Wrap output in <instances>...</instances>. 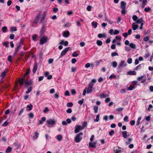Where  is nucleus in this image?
Instances as JSON below:
<instances>
[{
  "label": "nucleus",
  "instance_id": "obj_1",
  "mask_svg": "<svg viewBox=\"0 0 153 153\" xmlns=\"http://www.w3.org/2000/svg\"><path fill=\"white\" fill-rule=\"evenodd\" d=\"M48 127H50L53 126L55 124L56 121L54 119H49L46 121Z\"/></svg>",
  "mask_w": 153,
  "mask_h": 153
},
{
  "label": "nucleus",
  "instance_id": "obj_2",
  "mask_svg": "<svg viewBox=\"0 0 153 153\" xmlns=\"http://www.w3.org/2000/svg\"><path fill=\"white\" fill-rule=\"evenodd\" d=\"M83 134L82 132H80L75 137L74 141L76 143H79L82 139V137L81 136Z\"/></svg>",
  "mask_w": 153,
  "mask_h": 153
},
{
  "label": "nucleus",
  "instance_id": "obj_3",
  "mask_svg": "<svg viewBox=\"0 0 153 153\" xmlns=\"http://www.w3.org/2000/svg\"><path fill=\"white\" fill-rule=\"evenodd\" d=\"M40 17V15H38L36 16L35 19L31 23V25L33 27L35 26L39 20V18Z\"/></svg>",
  "mask_w": 153,
  "mask_h": 153
},
{
  "label": "nucleus",
  "instance_id": "obj_4",
  "mask_svg": "<svg viewBox=\"0 0 153 153\" xmlns=\"http://www.w3.org/2000/svg\"><path fill=\"white\" fill-rule=\"evenodd\" d=\"M94 84H93L89 83L88 85V87L87 88V94H89L91 93L92 91V88Z\"/></svg>",
  "mask_w": 153,
  "mask_h": 153
},
{
  "label": "nucleus",
  "instance_id": "obj_5",
  "mask_svg": "<svg viewBox=\"0 0 153 153\" xmlns=\"http://www.w3.org/2000/svg\"><path fill=\"white\" fill-rule=\"evenodd\" d=\"M48 40V39L47 37H42L40 40V42L39 43V44L41 45H42L44 43H46Z\"/></svg>",
  "mask_w": 153,
  "mask_h": 153
},
{
  "label": "nucleus",
  "instance_id": "obj_6",
  "mask_svg": "<svg viewBox=\"0 0 153 153\" xmlns=\"http://www.w3.org/2000/svg\"><path fill=\"white\" fill-rule=\"evenodd\" d=\"M83 130L82 129V127L81 126L79 125H76L75 126V129L74 130V132L75 133H77L80 130Z\"/></svg>",
  "mask_w": 153,
  "mask_h": 153
},
{
  "label": "nucleus",
  "instance_id": "obj_7",
  "mask_svg": "<svg viewBox=\"0 0 153 153\" xmlns=\"http://www.w3.org/2000/svg\"><path fill=\"white\" fill-rule=\"evenodd\" d=\"M70 49L69 47H67L64 49L62 52L60 57L64 56L65 53L68 51Z\"/></svg>",
  "mask_w": 153,
  "mask_h": 153
},
{
  "label": "nucleus",
  "instance_id": "obj_8",
  "mask_svg": "<svg viewBox=\"0 0 153 153\" xmlns=\"http://www.w3.org/2000/svg\"><path fill=\"white\" fill-rule=\"evenodd\" d=\"M127 64L125 63L124 61H121L119 65L118 68H120L121 67H126Z\"/></svg>",
  "mask_w": 153,
  "mask_h": 153
},
{
  "label": "nucleus",
  "instance_id": "obj_9",
  "mask_svg": "<svg viewBox=\"0 0 153 153\" xmlns=\"http://www.w3.org/2000/svg\"><path fill=\"white\" fill-rule=\"evenodd\" d=\"M25 77H24L18 79V81L21 86L23 84L25 81Z\"/></svg>",
  "mask_w": 153,
  "mask_h": 153
},
{
  "label": "nucleus",
  "instance_id": "obj_10",
  "mask_svg": "<svg viewBox=\"0 0 153 153\" xmlns=\"http://www.w3.org/2000/svg\"><path fill=\"white\" fill-rule=\"evenodd\" d=\"M97 142H90L89 143V146L90 147L95 148L96 147V145L97 144Z\"/></svg>",
  "mask_w": 153,
  "mask_h": 153
},
{
  "label": "nucleus",
  "instance_id": "obj_11",
  "mask_svg": "<svg viewBox=\"0 0 153 153\" xmlns=\"http://www.w3.org/2000/svg\"><path fill=\"white\" fill-rule=\"evenodd\" d=\"M126 3L124 1H122L121 2V7L122 10H124L126 8Z\"/></svg>",
  "mask_w": 153,
  "mask_h": 153
},
{
  "label": "nucleus",
  "instance_id": "obj_12",
  "mask_svg": "<svg viewBox=\"0 0 153 153\" xmlns=\"http://www.w3.org/2000/svg\"><path fill=\"white\" fill-rule=\"evenodd\" d=\"M59 44L61 45H64V46H66L68 45V42L67 41L65 42L64 40H62L59 43Z\"/></svg>",
  "mask_w": 153,
  "mask_h": 153
},
{
  "label": "nucleus",
  "instance_id": "obj_13",
  "mask_svg": "<svg viewBox=\"0 0 153 153\" xmlns=\"http://www.w3.org/2000/svg\"><path fill=\"white\" fill-rule=\"evenodd\" d=\"M139 26L135 24V23H134L132 24V27L133 30H135Z\"/></svg>",
  "mask_w": 153,
  "mask_h": 153
},
{
  "label": "nucleus",
  "instance_id": "obj_14",
  "mask_svg": "<svg viewBox=\"0 0 153 153\" xmlns=\"http://www.w3.org/2000/svg\"><path fill=\"white\" fill-rule=\"evenodd\" d=\"M34 136H33V139L34 140L37 139L39 135V134L37 132H35L34 134Z\"/></svg>",
  "mask_w": 153,
  "mask_h": 153
},
{
  "label": "nucleus",
  "instance_id": "obj_15",
  "mask_svg": "<svg viewBox=\"0 0 153 153\" xmlns=\"http://www.w3.org/2000/svg\"><path fill=\"white\" fill-rule=\"evenodd\" d=\"M98 36L99 38H101L103 37L104 38H105L106 37V34L105 33H100L98 35Z\"/></svg>",
  "mask_w": 153,
  "mask_h": 153
},
{
  "label": "nucleus",
  "instance_id": "obj_16",
  "mask_svg": "<svg viewBox=\"0 0 153 153\" xmlns=\"http://www.w3.org/2000/svg\"><path fill=\"white\" fill-rule=\"evenodd\" d=\"M69 34V32L68 31L64 32L63 34V36L65 38L68 37Z\"/></svg>",
  "mask_w": 153,
  "mask_h": 153
},
{
  "label": "nucleus",
  "instance_id": "obj_17",
  "mask_svg": "<svg viewBox=\"0 0 153 153\" xmlns=\"http://www.w3.org/2000/svg\"><path fill=\"white\" fill-rule=\"evenodd\" d=\"M37 68V63H35L32 71L33 73H35L36 72Z\"/></svg>",
  "mask_w": 153,
  "mask_h": 153
},
{
  "label": "nucleus",
  "instance_id": "obj_18",
  "mask_svg": "<svg viewBox=\"0 0 153 153\" xmlns=\"http://www.w3.org/2000/svg\"><path fill=\"white\" fill-rule=\"evenodd\" d=\"M8 72V69H6L2 73L1 75V76L2 77V78L4 77L5 76L6 74Z\"/></svg>",
  "mask_w": 153,
  "mask_h": 153
},
{
  "label": "nucleus",
  "instance_id": "obj_19",
  "mask_svg": "<svg viewBox=\"0 0 153 153\" xmlns=\"http://www.w3.org/2000/svg\"><path fill=\"white\" fill-rule=\"evenodd\" d=\"M24 83H25V86L26 87H27L31 84V82H29L28 80H25L24 81Z\"/></svg>",
  "mask_w": 153,
  "mask_h": 153
},
{
  "label": "nucleus",
  "instance_id": "obj_20",
  "mask_svg": "<svg viewBox=\"0 0 153 153\" xmlns=\"http://www.w3.org/2000/svg\"><path fill=\"white\" fill-rule=\"evenodd\" d=\"M147 2V0H143L142 1V5L141 6V7L143 8L146 4Z\"/></svg>",
  "mask_w": 153,
  "mask_h": 153
},
{
  "label": "nucleus",
  "instance_id": "obj_21",
  "mask_svg": "<svg viewBox=\"0 0 153 153\" xmlns=\"http://www.w3.org/2000/svg\"><path fill=\"white\" fill-rule=\"evenodd\" d=\"M87 125V122L85 121L83 122L82 124V129H84L85 128H86Z\"/></svg>",
  "mask_w": 153,
  "mask_h": 153
},
{
  "label": "nucleus",
  "instance_id": "obj_22",
  "mask_svg": "<svg viewBox=\"0 0 153 153\" xmlns=\"http://www.w3.org/2000/svg\"><path fill=\"white\" fill-rule=\"evenodd\" d=\"M56 139L58 141H60L62 139V136L61 135H59L56 137Z\"/></svg>",
  "mask_w": 153,
  "mask_h": 153
},
{
  "label": "nucleus",
  "instance_id": "obj_23",
  "mask_svg": "<svg viewBox=\"0 0 153 153\" xmlns=\"http://www.w3.org/2000/svg\"><path fill=\"white\" fill-rule=\"evenodd\" d=\"M17 30V29L15 27H11L10 28V31L11 32L15 31Z\"/></svg>",
  "mask_w": 153,
  "mask_h": 153
},
{
  "label": "nucleus",
  "instance_id": "obj_24",
  "mask_svg": "<svg viewBox=\"0 0 153 153\" xmlns=\"http://www.w3.org/2000/svg\"><path fill=\"white\" fill-rule=\"evenodd\" d=\"M129 46L132 48L135 49L136 48L135 45L133 43H131L130 44Z\"/></svg>",
  "mask_w": 153,
  "mask_h": 153
},
{
  "label": "nucleus",
  "instance_id": "obj_25",
  "mask_svg": "<svg viewBox=\"0 0 153 153\" xmlns=\"http://www.w3.org/2000/svg\"><path fill=\"white\" fill-rule=\"evenodd\" d=\"M122 134L123 137L126 138L127 137V132L126 131H123L122 132Z\"/></svg>",
  "mask_w": 153,
  "mask_h": 153
},
{
  "label": "nucleus",
  "instance_id": "obj_26",
  "mask_svg": "<svg viewBox=\"0 0 153 153\" xmlns=\"http://www.w3.org/2000/svg\"><path fill=\"white\" fill-rule=\"evenodd\" d=\"M135 87L134 86H132L130 85L129 86L128 88V90H132L134 89L135 88Z\"/></svg>",
  "mask_w": 153,
  "mask_h": 153
},
{
  "label": "nucleus",
  "instance_id": "obj_27",
  "mask_svg": "<svg viewBox=\"0 0 153 153\" xmlns=\"http://www.w3.org/2000/svg\"><path fill=\"white\" fill-rule=\"evenodd\" d=\"M141 117H139L137 119V121L136 125L137 126H138L140 123V121L141 120Z\"/></svg>",
  "mask_w": 153,
  "mask_h": 153
},
{
  "label": "nucleus",
  "instance_id": "obj_28",
  "mask_svg": "<svg viewBox=\"0 0 153 153\" xmlns=\"http://www.w3.org/2000/svg\"><path fill=\"white\" fill-rule=\"evenodd\" d=\"M128 74L131 75H135L136 74V72L134 71H129L128 72Z\"/></svg>",
  "mask_w": 153,
  "mask_h": 153
},
{
  "label": "nucleus",
  "instance_id": "obj_29",
  "mask_svg": "<svg viewBox=\"0 0 153 153\" xmlns=\"http://www.w3.org/2000/svg\"><path fill=\"white\" fill-rule=\"evenodd\" d=\"M91 24L92 26L94 27V28H96L97 27V22H92Z\"/></svg>",
  "mask_w": 153,
  "mask_h": 153
},
{
  "label": "nucleus",
  "instance_id": "obj_30",
  "mask_svg": "<svg viewBox=\"0 0 153 153\" xmlns=\"http://www.w3.org/2000/svg\"><path fill=\"white\" fill-rule=\"evenodd\" d=\"M114 153H121V150L119 148L115 149L114 150Z\"/></svg>",
  "mask_w": 153,
  "mask_h": 153
},
{
  "label": "nucleus",
  "instance_id": "obj_31",
  "mask_svg": "<svg viewBox=\"0 0 153 153\" xmlns=\"http://www.w3.org/2000/svg\"><path fill=\"white\" fill-rule=\"evenodd\" d=\"M33 88L32 86L29 87L27 89V90L26 91V93L27 94L30 93V91H32Z\"/></svg>",
  "mask_w": 153,
  "mask_h": 153
},
{
  "label": "nucleus",
  "instance_id": "obj_32",
  "mask_svg": "<svg viewBox=\"0 0 153 153\" xmlns=\"http://www.w3.org/2000/svg\"><path fill=\"white\" fill-rule=\"evenodd\" d=\"M94 112L95 113H97L98 112V107L97 106H94L93 108Z\"/></svg>",
  "mask_w": 153,
  "mask_h": 153
},
{
  "label": "nucleus",
  "instance_id": "obj_33",
  "mask_svg": "<svg viewBox=\"0 0 153 153\" xmlns=\"http://www.w3.org/2000/svg\"><path fill=\"white\" fill-rule=\"evenodd\" d=\"M143 20L142 18H141L137 20V21L136 22V23L137 24H140L141 23V22H143Z\"/></svg>",
  "mask_w": 153,
  "mask_h": 153
},
{
  "label": "nucleus",
  "instance_id": "obj_34",
  "mask_svg": "<svg viewBox=\"0 0 153 153\" xmlns=\"http://www.w3.org/2000/svg\"><path fill=\"white\" fill-rule=\"evenodd\" d=\"M111 65L114 68H116L117 66V64L116 62L114 61L111 63Z\"/></svg>",
  "mask_w": 153,
  "mask_h": 153
},
{
  "label": "nucleus",
  "instance_id": "obj_35",
  "mask_svg": "<svg viewBox=\"0 0 153 153\" xmlns=\"http://www.w3.org/2000/svg\"><path fill=\"white\" fill-rule=\"evenodd\" d=\"M97 43L98 46H101L102 45V42L100 40H97Z\"/></svg>",
  "mask_w": 153,
  "mask_h": 153
},
{
  "label": "nucleus",
  "instance_id": "obj_36",
  "mask_svg": "<svg viewBox=\"0 0 153 153\" xmlns=\"http://www.w3.org/2000/svg\"><path fill=\"white\" fill-rule=\"evenodd\" d=\"M12 148L10 147H8L7 149L6 150V152L7 153L11 151Z\"/></svg>",
  "mask_w": 153,
  "mask_h": 153
},
{
  "label": "nucleus",
  "instance_id": "obj_37",
  "mask_svg": "<svg viewBox=\"0 0 153 153\" xmlns=\"http://www.w3.org/2000/svg\"><path fill=\"white\" fill-rule=\"evenodd\" d=\"M138 18V17L135 15H134L133 16L132 19L135 22H136L137 21Z\"/></svg>",
  "mask_w": 153,
  "mask_h": 153
},
{
  "label": "nucleus",
  "instance_id": "obj_38",
  "mask_svg": "<svg viewBox=\"0 0 153 153\" xmlns=\"http://www.w3.org/2000/svg\"><path fill=\"white\" fill-rule=\"evenodd\" d=\"M99 117H100V114H98L97 115L96 117V119L94 120V121L95 122H97L99 120Z\"/></svg>",
  "mask_w": 153,
  "mask_h": 153
},
{
  "label": "nucleus",
  "instance_id": "obj_39",
  "mask_svg": "<svg viewBox=\"0 0 153 153\" xmlns=\"http://www.w3.org/2000/svg\"><path fill=\"white\" fill-rule=\"evenodd\" d=\"M109 95V93L107 95H105L104 94H101L100 95V96L102 98H105L106 97Z\"/></svg>",
  "mask_w": 153,
  "mask_h": 153
},
{
  "label": "nucleus",
  "instance_id": "obj_40",
  "mask_svg": "<svg viewBox=\"0 0 153 153\" xmlns=\"http://www.w3.org/2000/svg\"><path fill=\"white\" fill-rule=\"evenodd\" d=\"M123 121L125 122H128V117L127 116H125L123 119Z\"/></svg>",
  "mask_w": 153,
  "mask_h": 153
},
{
  "label": "nucleus",
  "instance_id": "obj_41",
  "mask_svg": "<svg viewBox=\"0 0 153 153\" xmlns=\"http://www.w3.org/2000/svg\"><path fill=\"white\" fill-rule=\"evenodd\" d=\"M7 28L6 26L3 27H2V30L3 32L5 33L7 32Z\"/></svg>",
  "mask_w": 153,
  "mask_h": 153
},
{
  "label": "nucleus",
  "instance_id": "obj_42",
  "mask_svg": "<svg viewBox=\"0 0 153 153\" xmlns=\"http://www.w3.org/2000/svg\"><path fill=\"white\" fill-rule=\"evenodd\" d=\"M111 55L112 56H118V54L116 52H113L111 53Z\"/></svg>",
  "mask_w": 153,
  "mask_h": 153
},
{
  "label": "nucleus",
  "instance_id": "obj_43",
  "mask_svg": "<svg viewBox=\"0 0 153 153\" xmlns=\"http://www.w3.org/2000/svg\"><path fill=\"white\" fill-rule=\"evenodd\" d=\"M27 108H29V111H31L32 109L33 105L31 104H30L29 105H27Z\"/></svg>",
  "mask_w": 153,
  "mask_h": 153
},
{
  "label": "nucleus",
  "instance_id": "obj_44",
  "mask_svg": "<svg viewBox=\"0 0 153 153\" xmlns=\"http://www.w3.org/2000/svg\"><path fill=\"white\" fill-rule=\"evenodd\" d=\"M127 62L128 63L130 64L132 62V59L131 58H128V59Z\"/></svg>",
  "mask_w": 153,
  "mask_h": 153
},
{
  "label": "nucleus",
  "instance_id": "obj_45",
  "mask_svg": "<svg viewBox=\"0 0 153 153\" xmlns=\"http://www.w3.org/2000/svg\"><path fill=\"white\" fill-rule=\"evenodd\" d=\"M20 47H21V46L20 45H18L17 46V48L16 49V50H15L16 53H17V52L19 51V50Z\"/></svg>",
  "mask_w": 153,
  "mask_h": 153
},
{
  "label": "nucleus",
  "instance_id": "obj_46",
  "mask_svg": "<svg viewBox=\"0 0 153 153\" xmlns=\"http://www.w3.org/2000/svg\"><path fill=\"white\" fill-rule=\"evenodd\" d=\"M7 60L10 62H12V56L11 55L9 56L7 58Z\"/></svg>",
  "mask_w": 153,
  "mask_h": 153
},
{
  "label": "nucleus",
  "instance_id": "obj_47",
  "mask_svg": "<svg viewBox=\"0 0 153 153\" xmlns=\"http://www.w3.org/2000/svg\"><path fill=\"white\" fill-rule=\"evenodd\" d=\"M73 105V104L72 102H69L67 104V106L69 107H72Z\"/></svg>",
  "mask_w": 153,
  "mask_h": 153
},
{
  "label": "nucleus",
  "instance_id": "obj_48",
  "mask_svg": "<svg viewBox=\"0 0 153 153\" xmlns=\"http://www.w3.org/2000/svg\"><path fill=\"white\" fill-rule=\"evenodd\" d=\"M36 37H37V36L36 34L33 35L32 36L33 40L35 41H36Z\"/></svg>",
  "mask_w": 153,
  "mask_h": 153
},
{
  "label": "nucleus",
  "instance_id": "obj_49",
  "mask_svg": "<svg viewBox=\"0 0 153 153\" xmlns=\"http://www.w3.org/2000/svg\"><path fill=\"white\" fill-rule=\"evenodd\" d=\"M144 11L146 12H148L149 11H150L151 10V8L149 7H146L144 9Z\"/></svg>",
  "mask_w": 153,
  "mask_h": 153
},
{
  "label": "nucleus",
  "instance_id": "obj_50",
  "mask_svg": "<svg viewBox=\"0 0 153 153\" xmlns=\"http://www.w3.org/2000/svg\"><path fill=\"white\" fill-rule=\"evenodd\" d=\"M78 54L76 52H74L72 53V56L73 57H76L78 56Z\"/></svg>",
  "mask_w": 153,
  "mask_h": 153
},
{
  "label": "nucleus",
  "instance_id": "obj_51",
  "mask_svg": "<svg viewBox=\"0 0 153 153\" xmlns=\"http://www.w3.org/2000/svg\"><path fill=\"white\" fill-rule=\"evenodd\" d=\"M24 110V108H22L21 109L19 112V113L18 114L19 116L21 115L22 113L23 112Z\"/></svg>",
  "mask_w": 153,
  "mask_h": 153
},
{
  "label": "nucleus",
  "instance_id": "obj_52",
  "mask_svg": "<svg viewBox=\"0 0 153 153\" xmlns=\"http://www.w3.org/2000/svg\"><path fill=\"white\" fill-rule=\"evenodd\" d=\"M114 31L113 29H111L109 30V33L111 35L114 34Z\"/></svg>",
  "mask_w": 153,
  "mask_h": 153
},
{
  "label": "nucleus",
  "instance_id": "obj_53",
  "mask_svg": "<svg viewBox=\"0 0 153 153\" xmlns=\"http://www.w3.org/2000/svg\"><path fill=\"white\" fill-rule=\"evenodd\" d=\"M114 133V131L112 130L109 132V134L111 136H112Z\"/></svg>",
  "mask_w": 153,
  "mask_h": 153
},
{
  "label": "nucleus",
  "instance_id": "obj_54",
  "mask_svg": "<svg viewBox=\"0 0 153 153\" xmlns=\"http://www.w3.org/2000/svg\"><path fill=\"white\" fill-rule=\"evenodd\" d=\"M71 94L73 95H75L76 93V91L74 89H71Z\"/></svg>",
  "mask_w": 153,
  "mask_h": 153
},
{
  "label": "nucleus",
  "instance_id": "obj_55",
  "mask_svg": "<svg viewBox=\"0 0 153 153\" xmlns=\"http://www.w3.org/2000/svg\"><path fill=\"white\" fill-rule=\"evenodd\" d=\"M85 42H80V46L82 47H83L85 45Z\"/></svg>",
  "mask_w": 153,
  "mask_h": 153
},
{
  "label": "nucleus",
  "instance_id": "obj_56",
  "mask_svg": "<svg viewBox=\"0 0 153 153\" xmlns=\"http://www.w3.org/2000/svg\"><path fill=\"white\" fill-rule=\"evenodd\" d=\"M84 100L83 99H82L81 100H80L78 101V103L80 105L82 104L84 102Z\"/></svg>",
  "mask_w": 153,
  "mask_h": 153
},
{
  "label": "nucleus",
  "instance_id": "obj_57",
  "mask_svg": "<svg viewBox=\"0 0 153 153\" xmlns=\"http://www.w3.org/2000/svg\"><path fill=\"white\" fill-rule=\"evenodd\" d=\"M9 42H8L7 41L4 43V45L6 47H8V45L9 44Z\"/></svg>",
  "mask_w": 153,
  "mask_h": 153
},
{
  "label": "nucleus",
  "instance_id": "obj_58",
  "mask_svg": "<svg viewBox=\"0 0 153 153\" xmlns=\"http://www.w3.org/2000/svg\"><path fill=\"white\" fill-rule=\"evenodd\" d=\"M149 39V38L148 36H146L143 38V40L145 41H147Z\"/></svg>",
  "mask_w": 153,
  "mask_h": 153
},
{
  "label": "nucleus",
  "instance_id": "obj_59",
  "mask_svg": "<svg viewBox=\"0 0 153 153\" xmlns=\"http://www.w3.org/2000/svg\"><path fill=\"white\" fill-rule=\"evenodd\" d=\"M53 59H50L48 60V62L49 64H51L53 62Z\"/></svg>",
  "mask_w": 153,
  "mask_h": 153
},
{
  "label": "nucleus",
  "instance_id": "obj_60",
  "mask_svg": "<svg viewBox=\"0 0 153 153\" xmlns=\"http://www.w3.org/2000/svg\"><path fill=\"white\" fill-rule=\"evenodd\" d=\"M66 121L67 122V123L68 124L70 123L71 122V120L69 118L67 119L66 120Z\"/></svg>",
  "mask_w": 153,
  "mask_h": 153
},
{
  "label": "nucleus",
  "instance_id": "obj_61",
  "mask_svg": "<svg viewBox=\"0 0 153 153\" xmlns=\"http://www.w3.org/2000/svg\"><path fill=\"white\" fill-rule=\"evenodd\" d=\"M14 34H11L10 35V38L11 39H13L14 37Z\"/></svg>",
  "mask_w": 153,
  "mask_h": 153
},
{
  "label": "nucleus",
  "instance_id": "obj_62",
  "mask_svg": "<svg viewBox=\"0 0 153 153\" xmlns=\"http://www.w3.org/2000/svg\"><path fill=\"white\" fill-rule=\"evenodd\" d=\"M72 111L71 108H68L66 111L68 113H71Z\"/></svg>",
  "mask_w": 153,
  "mask_h": 153
},
{
  "label": "nucleus",
  "instance_id": "obj_63",
  "mask_svg": "<svg viewBox=\"0 0 153 153\" xmlns=\"http://www.w3.org/2000/svg\"><path fill=\"white\" fill-rule=\"evenodd\" d=\"M119 33V31L116 30H115L114 31V35L118 34Z\"/></svg>",
  "mask_w": 153,
  "mask_h": 153
},
{
  "label": "nucleus",
  "instance_id": "obj_64",
  "mask_svg": "<svg viewBox=\"0 0 153 153\" xmlns=\"http://www.w3.org/2000/svg\"><path fill=\"white\" fill-rule=\"evenodd\" d=\"M76 62V60L75 58H73L71 60V62L74 64Z\"/></svg>",
  "mask_w": 153,
  "mask_h": 153
}]
</instances>
